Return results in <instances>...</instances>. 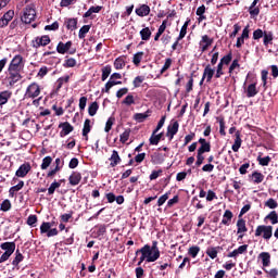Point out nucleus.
Wrapping results in <instances>:
<instances>
[{"mask_svg": "<svg viewBox=\"0 0 278 278\" xmlns=\"http://www.w3.org/2000/svg\"><path fill=\"white\" fill-rule=\"evenodd\" d=\"M81 181V174L78 172H73L71 175V186H77Z\"/></svg>", "mask_w": 278, "mask_h": 278, "instance_id": "41", "label": "nucleus"}, {"mask_svg": "<svg viewBox=\"0 0 278 278\" xmlns=\"http://www.w3.org/2000/svg\"><path fill=\"white\" fill-rule=\"evenodd\" d=\"M8 73H9V76H8L9 86H14V84H17V81H21V79H23L21 72L8 70Z\"/></svg>", "mask_w": 278, "mask_h": 278, "instance_id": "12", "label": "nucleus"}, {"mask_svg": "<svg viewBox=\"0 0 278 278\" xmlns=\"http://www.w3.org/2000/svg\"><path fill=\"white\" fill-rule=\"evenodd\" d=\"M1 212H10L12 210V202L9 199L4 200L0 205Z\"/></svg>", "mask_w": 278, "mask_h": 278, "instance_id": "54", "label": "nucleus"}, {"mask_svg": "<svg viewBox=\"0 0 278 278\" xmlns=\"http://www.w3.org/2000/svg\"><path fill=\"white\" fill-rule=\"evenodd\" d=\"M135 12L137 16H141V17L149 16V14H151V8L147 4H142L140 5V8H137Z\"/></svg>", "mask_w": 278, "mask_h": 278, "instance_id": "21", "label": "nucleus"}, {"mask_svg": "<svg viewBox=\"0 0 278 278\" xmlns=\"http://www.w3.org/2000/svg\"><path fill=\"white\" fill-rule=\"evenodd\" d=\"M25 260V256L23 255V253H21V250H16L15 251V257L12 261V266H14V268H16V270H20L21 266H18V264H21V262H23Z\"/></svg>", "mask_w": 278, "mask_h": 278, "instance_id": "19", "label": "nucleus"}, {"mask_svg": "<svg viewBox=\"0 0 278 278\" xmlns=\"http://www.w3.org/2000/svg\"><path fill=\"white\" fill-rule=\"evenodd\" d=\"M166 25H168V20H164L162 22V25L159 27V29L154 36L155 42H157L160 40V37L162 36V34H164V31H166Z\"/></svg>", "mask_w": 278, "mask_h": 278, "instance_id": "35", "label": "nucleus"}, {"mask_svg": "<svg viewBox=\"0 0 278 278\" xmlns=\"http://www.w3.org/2000/svg\"><path fill=\"white\" fill-rule=\"evenodd\" d=\"M149 113L150 111H147L146 113H136L134 115L135 121H137V123H144V121H147V118H149Z\"/></svg>", "mask_w": 278, "mask_h": 278, "instance_id": "44", "label": "nucleus"}, {"mask_svg": "<svg viewBox=\"0 0 278 278\" xmlns=\"http://www.w3.org/2000/svg\"><path fill=\"white\" fill-rule=\"evenodd\" d=\"M228 131L230 135L235 134V142L231 149L235 153H238V151H240V147H242V134L240 130H236V126L230 127Z\"/></svg>", "mask_w": 278, "mask_h": 278, "instance_id": "5", "label": "nucleus"}, {"mask_svg": "<svg viewBox=\"0 0 278 278\" xmlns=\"http://www.w3.org/2000/svg\"><path fill=\"white\" fill-rule=\"evenodd\" d=\"M263 270H264V273H266L267 278H277L278 277L277 268L266 269L263 267Z\"/></svg>", "mask_w": 278, "mask_h": 278, "instance_id": "59", "label": "nucleus"}, {"mask_svg": "<svg viewBox=\"0 0 278 278\" xmlns=\"http://www.w3.org/2000/svg\"><path fill=\"white\" fill-rule=\"evenodd\" d=\"M58 53H61V55H64V53H68L71 51V41H67L66 43L60 41L56 46Z\"/></svg>", "mask_w": 278, "mask_h": 278, "instance_id": "23", "label": "nucleus"}, {"mask_svg": "<svg viewBox=\"0 0 278 278\" xmlns=\"http://www.w3.org/2000/svg\"><path fill=\"white\" fill-rule=\"evenodd\" d=\"M157 131L160 130H153L149 139L150 144H152L153 147H157V144H160V140L164 138V132L157 134Z\"/></svg>", "mask_w": 278, "mask_h": 278, "instance_id": "17", "label": "nucleus"}, {"mask_svg": "<svg viewBox=\"0 0 278 278\" xmlns=\"http://www.w3.org/2000/svg\"><path fill=\"white\" fill-rule=\"evenodd\" d=\"M62 168V160L60 157L55 159L54 168H52L48 174L47 177H55L59 170Z\"/></svg>", "mask_w": 278, "mask_h": 278, "instance_id": "27", "label": "nucleus"}, {"mask_svg": "<svg viewBox=\"0 0 278 278\" xmlns=\"http://www.w3.org/2000/svg\"><path fill=\"white\" fill-rule=\"evenodd\" d=\"M173 267V262L170 261V256H166L164 260H161L159 262V265L156 266L157 270H161L162 276H166V268H172Z\"/></svg>", "mask_w": 278, "mask_h": 278, "instance_id": "10", "label": "nucleus"}, {"mask_svg": "<svg viewBox=\"0 0 278 278\" xmlns=\"http://www.w3.org/2000/svg\"><path fill=\"white\" fill-rule=\"evenodd\" d=\"M101 10H103V7H91L88 9V11L84 14V18H90V16H92V14H99V12H101Z\"/></svg>", "mask_w": 278, "mask_h": 278, "instance_id": "38", "label": "nucleus"}, {"mask_svg": "<svg viewBox=\"0 0 278 278\" xmlns=\"http://www.w3.org/2000/svg\"><path fill=\"white\" fill-rule=\"evenodd\" d=\"M121 84H123V81L110 78V80L105 84L104 89H102V92H106V94H110V89L114 88V86H121Z\"/></svg>", "mask_w": 278, "mask_h": 278, "instance_id": "34", "label": "nucleus"}, {"mask_svg": "<svg viewBox=\"0 0 278 278\" xmlns=\"http://www.w3.org/2000/svg\"><path fill=\"white\" fill-rule=\"evenodd\" d=\"M216 121L219 123V134L220 136H227V131H225V117L224 116H217Z\"/></svg>", "mask_w": 278, "mask_h": 278, "instance_id": "48", "label": "nucleus"}, {"mask_svg": "<svg viewBox=\"0 0 278 278\" xmlns=\"http://www.w3.org/2000/svg\"><path fill=\"white\" fill-rule=\"evenodd\" d=\"M260 91L257 90V83L250 84L247 88L245 94L248 99H252L255 97Z\"/></svg>", "mask_w": 278, "mask_h": 278, "instance_id": "22", "label": "nucleus"}, {"mask_svg": "<svg viewBox=\"0 0 278 278\" xmlns=\"http://www.w3.org/2000/svg\"><path fill=\"white\" fill-rule=\"evenodd\" d=\"M96 238H101V236H105L108 233V227L105 225L96 226Z\"/></svg>", "mask_w": 278, "mask_h": 278, "instance_id": "46", "label": "nucleus"}, {"mask_svg": "<svg viewBox=\"0 0 278 278\" xmlns=\"http://www.w3.org/2000/svg\"><path fill=\"white\" fill-rule=\"evenodd\" d=\"M254 236L255 238H263V240H270L273 238V226L258 225Z\"/></svg>", "mask_w": 278, "mask_h": 278, "instance_id": "2", "label": "nucleus"}, {"mask_svg": "<svg viewBox=\"0 0 278 278\" xmlns=\"http://www.w3.org/2000/svg\"><path fill=\"white\" fill-rule=\"evenodd\" d=\"M12 99V91L4 90L0 92V108L1 105H5L8 101Z\"/></svg>", "mask_w": 278, "mask_h": 278, "instance_id": "29", "label": "nucleus"}, {"mask_svg": "<svg viewBox=\"0 0 278 278\" xmlns=\"http://www.w3.org/2000/svg\"><path fill=\"white\" fill-rule=\"evenodd\" d=\"M0 249L3 252V254L0 256V264H3V262H8L10 257L14 254V251H16V242L7 241L0 244Z\"/></svg>", "mask_w": 278, "mask_h": 278, "instance_id": "1", "label": "nucleus"}, {"mask_svg": "<svg viewBox=\"0 0 278 278\" xmlns=\"http://www.w3.org/2000/svg\"><path fill=\"white\" fill-rule=\"evenodd\" d=\"M59 129H61L60 137L65 138V136H68V134H71V123L63 122L59 124Z\"/></svg>", "mask_w": 278, "mask_h": 278, "instance_id": "18", "label": "nucleus"}, {"mask_svg": "<svg viewBox=\"0 0 278 278\" xmlns=\"http://www.w3.org/2000/svg\"><path fill=\"white\" fill-rule=\"evenodd\" d=\"M139 253H141V256L139 258V262L137 263V266H142V262H148V263H151V262H155V261H151L149 260V257H151L149 255V248L147 247H142L141 249L137 250L136 251V255H138Z\"/></svg>", "mask_w": 278, "mask_h": 278, "instance_id": "11", "label": "nucleus"}, {"mask_svg": "<svg viewBox=\"0 0 278 278\" xmlns=\"http://www.w3.org/2000/svg\"><path fill=\"white\" fill-rule=\"evenodd\" d=\"M265 220H270L271 225H277L278 224L277 211H271L268 215H266Z\"/></svg>", "mask_w": 278, "mask_h": 278, "instance_id": "43", "label": "nucleus"}, {"mask_svg": "<svg viewBox=\"0 0 278 278\" xmlns=\"http://www.w3.org/2000/svg\"><path fill=\"white\" fill-rule=\"evenodd\" d=\"M232 218H233V213L230 210H226L223 215L220 225H226V227H229V225H231Z\"/></svg>", "mask_w": 278, "mask_h": 278, "instance_id": "25", "label": "nucleus"}, {"mask_svg": "<svg viewBox=\"0 0 278 278\" xmlns=\"http://www.w3.org/2000/svg\"><path fill=\"white\" fill-rule=\"evenodd\" d=\"M21 21L25 23V25L34 23V21H36V9L31 8V5H27L23 11Z\"/></svg>", "mask_w": 278, "mask_h": 278, "instance_id": "3", "label": "nucleus"}, {"mask_svg": "<svg viewBox=\"0 0 278 278\" xmlns=\"http://www.w3.org/2000/svg\"><path fill=\"white\" fill-rule=\"evenodd\" d=\"M129 136H131V129L128 128L119 136V142H122V144H125V142L129 140Z\"/></svg>", "mask_w": 278, "mask_h": 278, "instance_id": "55", "label": "nucleus"}, {"mask_svg": "<svg viewBox=\"0 0 278 278\" xmlns=\"http://www.w3.org/2000/svg\"><path fill=\"white\" fill-rule=\"evenodd\" d=\"M92 126H90V119H85L84 127H83V136L85 140H88V132L91 131Z\"/></svg>", "mask_w": 278, "mask_h": 278, "instance_id": "40", "label": "nucleus"}, {"mask_svg": "<svg viewBox=\"0 0 278 278\" xmlns=\"http://www.w3.org/2000/svg\"><path fill=\"white\" fill-rule=\"evenodd\" d=\"M200 148L198 149V153H210V151H212V143H210V141H207L205 138H200L198 140Z\"/></svg>", "mask_w": 278, "mask_h": 278, "instance_id": "13", "label": "nucleus"}, {"mask_svg": "<svg viewBox=\"0 0 278 278\" xmlns=\"http://www.w3.org/2000/svg\"><path fill=\"white\" fill-rule=\"evenodd\" d=\"M218 251H220V247H211L206 249V255L211 257V260H216L218 257Z\"/></svg>", "mask_w": 278, "mask_h": 278, "instance_id": "37", "label": "nucleus"}, {"mask_svg": "<svg viewBox=\"0 0 278 278\" xmlns=\"http://www.w3.org/2000/svg\"><path fill=\"white\" fill-rule=\"evenodd\" d=\"M231 60H233V54L229 52L227 55L223 56L219 62L225 66H229V64H231Z\"/></svg>", "mask_w": 278, "mask_h": 278, "instance_id": "58", "label": "nucleus"}, {"mask_svg": "<svg viewBox=\"0 0 278 278\" xmlns=\"http://www.w3.org/2000/svg\"><path fill=\"white\" fill-rule=\"evenodd\" d=\"M99 112V103L97 101L92 102L88 108L89 116H94Z\"/></svg>", "mask_w": 278, "mask_h": 278, "instance_id": "49", "label": "nucleus"}, {"mask_svg": "<svg viewBox=\"0 0 278 278\" xmlns=\"http://www.w3.org/2000/svg\"><path fill=\"white\" fill-rule=\"evenodd\" d=\"M273 40H275L273 31L265 30L263 35V45L268 47L269 45H273Z\"/></svg>", "mask_w": 278, "mask_h": 278, "instance_id": "33", "label": "nucleus"}, {"mask_svg": "<svg viewBox=\"0 0 278 278\" xmlns=\"http://www.w3.org/2000/svg\"><path fill=\"white\" fill-rule=\"evenodd\" d=\"M214 73H216V72L214 71V68H212V65L207 64L204 67L202 77H203V79H206V84L212 83V79L214 77Z\"/></svg>", "mask_w": 278, "mask_h": 278, "instance_id": "16", "label": "nucleus"}, {"mask_svg": "<svg viewBox=\"0 0 278 278\" xmlns=\"http://www.w3.org/2000/svg\"><path fill=\"white\" fill-rule=\"evenodd\" d=\"M109 160L111 162L110 163L111 168L118 166V164L122 162L121 155H118V151L116 150L112 151V155Z\"/></svg>", "mask_w": 278, "mask_h": 278, "instance_id": "20", "label": "nucleus"}, {"mask_svg": "<svg viewBox=\"0 0 278 278\" xmlns=\"http://www.w3.org/2000/svg\"><path fill=\"white\" fill-rule=\"evenodd\" d=\"M172 65H173V59L167 58L165 60L163 67L161 68V75H164V73H166V71H168V68H170Z\"/></svg>", "mask_w": 278, "mask_h": 278, "instance_id": "60", "label": "nucleus"}, {"mask_svg": "<svg viewBox=\"0 0 278 278\" xmlns=\"http://www.w3.org/2000/svg\"><path fill=\"white\" fill-rule=\"evenodd\" d=\"M49 42H51V38L49 37V35H43L41 37H36L31 41V46L34 49H40V47H47Z\"/></svg>", "mask_w": 278, "mask_h": 278, "instance_id": "8", "label": "nucleus"}, {"mask_svg": "<svg viewBox=\"0 0 278 278\" xmlns=\"http://www.w3.org/2000/svg\"><path fill=\"white\" fill-rule=\"evenodd\" d=\"M125 60H127V56H125V55H122V56H118L117 59H115L114 68L116 71H122V68L124 66H126V64H127V62Z\"/></svg>", "mask_w": 278, "mask_h": 278, "instance_id": "32", "label": "nucleus"}, {"mask_svg": "<svg viewBox=\"0 0 278 278\" xmlns=\"http://www.w3.org/2000/svg\"><path fill=\"white\" fill-rule=\"evenodd\" d=\"M24 187H25V181L20 180L17 185H15L9 189V197H11V199H13V197L16 194V192H18L20 190H23Z\"/></svg>", "mask_w": 278, "mask_h": 278, "instance_id": "30", "label": "nucleus"}, {"mask_svg": "<svg viewBox=\"0 0 278 278\" xmlns=\"http://www.w3.org/2000/svg\"><path fill=\"white\" fill-rule=\"evenodd\" d=\"M50 228H51V223L43 222L40 226V233H49Z\"/></svg>", "mask_w": 278, "mask_h": 278, "instance_id": "63", "label": "nucleus"}, {"mask_svg": "<svg viewBox=\"0 0 278 278\" xmlns=\"http://www.w3.org/2000/svg\"><path fill=\"white\" fill-rule=\"evenodd\" d=\"M142 58H144V52H137L134 54L132 63L135 64V66H140Z\"/></svg>", "mask_w": 278, "mask_h": 278, "instance_id": "51", "label": "nucleus"}, {"mask_svg": "<svg viewBox=\"0 0 278 278\" xmlns=\"http://www.w3.org/2000/svg\"><path fill=\"white\" fill-rule=\"evenodd\" d=\"M25 68V62H23V55L16 54L9 64V71H17L21 73Z\"/></svg>", "mask_w": 278, "mask_h": 278, "instance_id": "4", "label": "nucleus"}, {"mask_svg": "<svg viewBox=\"0 0 278 278\" xmlns=\"http://www.w3.org/2000/svg\"><path fill=\"white\" fill-rule=\"evenodd\" d=\"M256 5H257V2L253 0V2L249 8V14L250 16H252V18H255V16H260V7H256Z\"/></svg>", "mask_w": 278, "mask_h": 278, "instance_id": "36", "label": "nucleus"}, {"mask_svg": "<svg viewBox=\"0 0 278 278\" xmlns=\"http://www.w3.org/2000/svg\"><path fill=\"white\" fill-rule=\"evenodd\" d=\"M151 162L154 164V165H157V164H164V157L165 155L160 153V152H154L151 154Z\"/></svg>", "mask_w": 278, "mask_h": 278, "instance_id": "31", "label": "nucleus"}, {"mask_svg": "<svg viewBox=\"0 0 278 278\" xmlns=\"http://www.w3.org/2000/svg\"><path fill=\"white\" fill-rule=\"evenodd\" d=\"M170 197V191H167L166 193H164L163 195H161L157 200V206L162 207V205H164L166 203V201H168V198Z\"/></svg>", "mask_w": 278, "mask_h": 278, "instance_id": "57", "label": "nucleus"}, {"mask_svg": "<svg viewBox=\"0 0 278 278\" xmlns=\"http://www.w3.org/2000/svg\"><path fill=\"white\" fill-rule=\"evenodd\" d=\"M114 121H115L114 117H110V118L106 121V124H105V127H104V131H105L106 134H110V131H112V126L114 125Z\"/></svg>", "mask_w": 278, "mask_h": 278, "instance_id": "62", "label": "nucleus"}, {"mask_svg": "<svg viewBox=\"0 0 278 278\" xmlns=\"http://www.w3.org/2000/svg\"><path fill=\"white\" fill-rule=\"evenodd\" d=\"M124 105H136V99L134 98V94H128L122 102Z\"/></svg>", "mask_w": 278, "mask_h": 278, "instance_id": "56", "label": "nucleus"}, {"mask_svg": "<svg viewBox=\"0 0 278 278\" xmlns=\"http://www.w3.org/2000/svg\"><path fill=\"white\" fill-rule=\"evenodd\" d=\"M111 74H112V65H106V66L102 67L101 80L105 81L108 79V77H110Z\"/></svg>", "mask_w": 278, "mask_h": 278, "instance_id": "45", "label": "nucleus"}, {"mask_svg": "<svg viewBox=\"0 0 278 278\" xmlns=\"http://www.w3.org/2000/svg\"><path fill=\"white\" fill-rule=\"evenodd\" d=\"M90 25H84L78 33V38L80 40H84V38H86V34H88V31H90Z\"/></svg>", "mask_w": 278, "mask_h": 278, "instance_id": "53", "label": "nucleus"}, {"mask_svg": "<svg viewBox=\"0 0 278 278\" xmlns=\"http://www.w3.org/2000/svg\"><path fill=\"white\" fill-rule=\"evenodd\" d=\"M252 180L253 184H262V181H264V174H262L261 172H253Z\"/></svg>", "mask_w": 278, "mask_h": 278, "instance_id": "47", "label": "nucleus"}, {"mask_svg": "<svg viewBox=\"0 0 278 278\" xmlns=\"http://www.w3.org/2000/svg\"><path fill=\"white\" fill-rule=\"evenodd\" d=\"M53 162V157L51 156H46L42 160V163L40 165L41 170H47L51 166V163Z\"/></svg>", "mask_w": 278, "mask_h": 278, "instance_id": "50", "label": "nucleus"}, {"mask_svg": "<svg viewBox=\"0 0 278 278\" xmlns=\"http://www.w3.org/2000/svg\"><path fill=\"white\" fill-rule=\"evenodd\" d=\"M139 34H140V36H141V40H144L146 42L149 41V40H151V35H152L151 28L144 27V28H142V29L140 30Z\"/></svg>", "mask_w": 278, "mask_h": 278, "instance_id": "39", "label": "nucleus"}, {"mask_svg": "<svg viewBox=\"0 0 278 278\" xmlns=\"http://www.w3.org/2000/svg\"><path fill=\"white\" fill-rule=\"evenodd\" d=\"M261 38H264V30H262V28H257L253 31V40H260Z\"/></svg>", "mask_w": 278, "mask_h": 278, "instance_id": "64", "label": "nucleus"}, {"mask_svg": "<svg viewBox=\"0 0 278 278\" xmlns=\"http://www.w3.org/2000/svg\"><path fill=\"white\" fill-rule=\"evenodd\" d=\"M70 81H71V76L68 75L60 77L54 84V89H53L54 94H58L61 88H65V90H68Z\"/></svg>", "mask_w": 278, "mask_h": 278, "instance_id": "6", "label": "nucleus"}, {"mask_svg": "<svg viewBox=\"0 0 278 278\" xmlns=\"http://www.w3.org/2000/svg\"><path fill=\"white\" fill-rule=\"evenodd\" d=\"M199 253H201V248L199 245L190 247L188 250V255H190V257H193V258L197 257Z\"/></svg>", "mask_w": 278, "mask_h": 278, "instance_id": "52", "label": "nucleus"}, {"mask_svg": "<svg viewBox=\"0 0 278 278\" xmlns=\"http://www.w3.org/2000/svg\"><path fill=\"white\" fill-rule=\"evenodd\" d=\"M143 247H147L149 249V257L150 261L157 262L160 260V248H157V241L152 242V247L149 244H146Z\"/></svg>", "mask_w": 278, "mask_h": 278, "instance_id": "9", "label": "nucleus"}, {"mask_svg": "<svg viewBox=\"0 0 278 278\" xmlns=\"http://www.w3.org/2000/svg\"><path fill=\"white\" fill-rule=\"evenodd\" d=\"M30 170H31V164L24 163L15 172V176L22 177V178L27 177V175L29 174Z\"/></svg>", "mask_w": 278, "mask_h": 278, "instance_id": "15", "label": "nucleus"}, {"mask_svg": "<svg viewBox=\"0 0 278 278\" xmlns=\"http://www.w3.org/2000/svg\"><path fill=\"white\" fill-rule=\"evenodd\" d=\"M212 45H214L213 38H210L207 35L202 36V39L200 40L201 52L205 53V51H207Z\"/></svg>", "mask_w": 278, "mask_h": 278, "instance_id": "14", "label": "nucleus"}, {"mask_svg": "<svg viewBox=\"0 0 278 278\" xmlns=\"http://www.w3.org/2000/svg\"><path fill=\"white\" fill-rule=\"evenodd\" d=\"M258 260H261L263 268H267V266H270V254L268 252H261L258 254Z\"/></svg>", "mask_w": 278, "mask_h": 278, "instance_id": "28", "label": "nucleus"}, {"mask_svg": "<svg viewBox=\"0 0 278 278\" xmlns=\"http://www.w3.org/2000/svg\"><path fill=\"white\" fill-rule=\"evenodd\" d=\"M188 25H190V20L185 22V24L181 26L179 36L177 37L178 40H184V38H186V35L188 34Z\"/></svg>", "mask_w": 278, "mask_h": 278, "instance_id": "42", "label": "nucleus"}, {"mask_svg": "<svg viewBox=\"0 0 278 278\" xmlns=\"http://www.w3.org/2000/svg\"><path fill=\"white\" fill-rule=\"evenodd\" d=\"M179 131V122L174 121L170 125L167 126L166 136H177Z\"/></svg>", "mask_w": 278, "mask_h": 278, "instance_id": "24", "label": "nucleus"}, {"mask_svg": "<svg viewBox=\"0 0 278 278\" xmlns=\"http://www.w3.org/2000/svg\"><path fill=\"white\" fill-rule=\"evenodd\" d=\"M249 231V228H247V220H244L242 217H239L237 220V233H247Z\"/></svg>", "mask_w": 278, "mask_h": 278, "instance_id": "26", "label": "nucleus"}, {"mask_svg": "<svg viewBox=\"0 0 278 278\" xmlns=\"http://www.w3.org/2000/svg\"><path fill=\"white\" fill-rule=\"evenodd\" d=\"M26 99H36V97H40V86L36 83L30 84L25 93Z\"/></svg>", "mask_w": 278, "mask_h": 278, "instance_id": "7", "label": "nucleus"}, {"mask_svg": "<svg viewBox=\"0 0 278 278\" xmlns=\"http://www.w3.org/2000/svg\"><path fill=\"white\" fill-rule=\"evenodd\" d=\"M270 156H257V162L260 164V166H268V164H270Z\"/></svg>", "mask_w": 278, "mask_h": 278, "instance_id": "61", "label": "nucleus"}]
</instances>
